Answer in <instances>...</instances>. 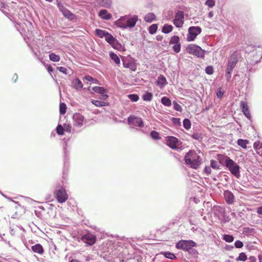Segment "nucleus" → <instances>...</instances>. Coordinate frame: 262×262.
<instances>
[{
    "label": "nucleus",
    "mask_w": 262,
    "mask_h": 262,
    "mask_svg": "<svg viewBox=\"0 0 262 262\" xmlns=\"http://www.w3.org/2000/svg\"><path fill=\"white\" fill-rule=\"evenodd\" d=\"M0 194L3 196L5 198L7 199V200L10 201H12L13 202H14V203L15 204H18V205H19V202H16L15 201H13L12 200V199L8 196H7L5 194V193H3L1 190H0Z\"/></svg>",
    "instance_id": "338daca9"
},
{
    "label": "nucleus",
    "mask_w": 262,
    "mask_h": 262,
    "mask_svg": "<svg viewBox=\"0 0 262 262\" xmlns=\"http://www.w3.org/2000/svg\"><path fill=\"white\" fill-rule=\"evenodd\" d=\"M253 147L256 150L257 154L262 156V146H260V142L259 141L255 142L253 144Z\"/></svg>",
    "instance_id": "58836bf2"
},
{
    "label": "nucleus",
    "mask_w": 262,
    "mask_h": 262,
    "mask_svg": "<svg viewBox=\"0 0 262 262\" xmlns=\"http://www.w3.org/2000/svg\"><path fill=\"white\" fill-rule=\"evenodd\" d=\"M46 68L50 74L54 72V69L50 64H47L46 66Z\"/></svg>",
    "instance_id": "774afa93"
},
{
    "label": "nucleus",
    "mask_w": 262,
    "mask_h": 262,
    "mask_svg": "<svg viewBox=\"0 0 262 262\" xmlns=\"http://www.w3.org/2000/svg\"><path fill=\"white\" fill-rule=\"evenodd\" d=\"M138 19V16L137 15H125L115 21V25L123 30L126 29L131 30L136 26Z\"/></svg>",
    "instance_id": "f03ea898"
},
{
    "label": "nucleus",
    "mask_w": 262,
    "mask_h": 262,
    "mask_svg": "<svg viewBox=\"0 0 262 262\" xmlns=\"http://www.w3.org/2000/svg\"><path fill=\"white\" fill-rule=\"evenodd\" d=\"M240 107L243 112V114L245 116V117L249 120L252 121V116L251 115V113L250 112L249 107L247 104L244 102L241 101Z\"/></svg>",
    "instance_id": "aec40b11"
},
{
    "label": "nucleus",
    "mask_w": 262,
    "mask_h": 262,
    "mask_svg": "<svg viewBox=\"0 0 262 262\" xmlns=\"http://www.w3.org/2000/svg\"><path fill=\"white\" fill-rule=\"evenodd\" d=\"M72 84L73 88L77 91H81L83 86L82 82L78 78H76L73 80Z\"/></svg>",
    "instance_id": "a878e982"
},
{
    "label": "nucleus",
    "mask_w": 262,
    "mask_h": 262,
    "mask_svg": "<svg viewBox=\"0 0 262 262\" xmlns=\"http://www.w3.org/2000/svg\"><path fill=\"white\" fill-rule=\"evenodd\" d=\"M109 56L110 59L118 67L120 66V57L113 51L109 52Z\"/></svg>",
    "instance_id": "393cba45"
},
{
    "label": "nucleus",
    "mask_w": 262,
    "mask_h": 262,
    "mask_svg": "<svg viewBox=\"0 0 262 262\" xmlns=\"http://www.w3.org/2000/svg\"><path fill=\"white\" fill-rule=\"evenodd\" d=\"M69 140H70L69 138H68V139L64 138L63 139V140L64 141V145L63 146V150H64L63 162L69 161V151L67 149V147L68 145L67 142Z\"/></svg>",
    "instance_id": "bb28decb"
},
{
    "label": "nucleus",
    "mask_w": 262,
    "mask_h": 262,
    "mask_svg": "<svg viewBox=\"0 0 262 262\" xmlns=\"http://www.w3.org/2000/svg\"><path fill=\"white\" fill-rule=\"evenodd\" d=\"M243 233L246 236H250L253 235V234L255 233V230L253 228L244 227L243 228Z\"/></svg>",
    "instance_id": "72a5a7b5"
},
{
    "label": "nucleus",
    "mask_w": 262,
    "mask_h": 262,
    "mask_svg": "<svg viewBox=\"0 0 262 262\" xmlns=\"http://www.w3.org/2000/svg\"><path fill=\"white\" fill-rule=\"evenodd\" d=\"M224 172L223 171L220 172L218 174V177H223L224 178L226 182H228L229 179V177L227 175L224 174Z\"/></svg>",
    "instance_id": "0e129e2a"
},
{
    "label": "nucleus",
    "mask_w": 262,
    "mask_h": 262,
    "mask_svg": "<svg viewBox=\"0 0 262 262\" xmlns=\"http://www.w3.org/2000/svg\"><path fill=\"white\" fill-rule=\"evenodd\" d=\"M219 162L225 167L226 169L229 170L233 176L238 179L241 178V167L229 157L224 156L219 159Z\"/></svg>",
    "instance_id": "f257e3e1"
},
{
    "label": "nucleus",
    "mask_w": 262,
    "mask_h": 262,
    "mask_svg": "<svg viewBox=\"0 0 262 262\" xmlns=\"http://www.w3.org/2000/svg\"><path fill=\"white\" fill-rule=\"evenodd\" d=\"M224 199L226 203L228 205H231L235 202V196L233 193L229 190H226L223 193Z\"/></svg>",
    "instance_id": "6ab92c4d"
},
{
    "label": "nucleus",
    "mask_w": 262,
    "mask_h": 262,
    "mask_svg": "<svg viewBox=\"0 0 262 262\" xmlns=\"http://www.w3.org/2000/svg\"><path fill=\"white\" fill-rule=\"evenodd\" d=\"M144 19L146 23H151L157 19V17L153 12H149L145 15Z\"/></svg>",
    "instance_id": "cd10ccee"
},
{
    "label": "nucleus",
    "mask_w": 262,
    "mask_h": 262,
    "mask_svg": "<svg viewBox=\"0 0 262 262\" xmlns=\"http://www.w3.org/2000/svg\"><path fill=\"white\" fill-rule=\"evenodd\" d=\"M81 238L83 242L90 246L93 245L96 243L97 239L96 236L90 232L83 235Z\"/></svg>",
    "instance_id": "dca6fc26"
},
{
    "label": "nucleus",
    "mask_w": 262,
    "mask_h": 262,
    "mask_svg": "<svg viewBox=\"0 0 262 262\" xmlns=\"http://www.w3.org/2000/svg\"><path fill=\"white\" fill-rule=\"evenodd\" d=\"M56 131L57 135H58L59 136H62L64 134V128L60 124H58L57 125V126H56Z\"/></svg>",
    "instance_id": "864d4df0"
},
{
    "label": "nucleus",
    "mask_w": 262,
    "mask_h": 262,
    "mask_svg": "<svg viewBox=\"0 0 262 262\" xmlns=\"http://www.w3.org/2000/svg\"><path fill=\"white\" fill-rule=\"evenodd\" d=\"M128 98L132 102H136L139 99V96L137 94H130L127 95Z\"/></svg>",
    "instance_id": "09e8293b"
},
{
    "label": "nucleus",
    "mask_w": 262,
    "mask_h": 262,
    "mask_svg": "<svg viewBox=\"0 0 262 262\" xmlns=\"http://www.w3.org/2000/svg\"><path fill=\"white\" fill-rule=\"evenodd\" d=\"M175 247L177 249L182 250L188 252L191 248L198 247V244L196 242L191 239H181L176 243Z\"/></svg>",
    "instance_id": "6e6552de"
},
{
    "label": "nucleus",
    "mask_w": 262,
    "mask_h": 262,
    "mask_svg": "<svg viewBox=\"0 0 262 262\" xmlns=\"http://www.w3.org/2000/svg\"><path fill=\"white\" fill-rule=\"evenodd\" d=\"M249 141L247 139H238L237 141V144L244 149H246Z\"/></svg>",
    "instance_id": "f704fd0d"
},
{
    "label": "nucleus",
    "mask_w": 262,
    "mask_h": 262,
    "mask_svg": "<svg viewBox=\"0 0 262 262\" xmlns=\"http://www.w3.org/2000/svg\"><path fill=\"white\" fill-rule=\"evenodd\" d=\"M67 105L64 102H60L59 104V113L61 115H64L66 113Z\"/></svg>",
    "instance_id": "8fccbe9b"
},
{
    "label": "nucleus",
    "mask_w": 262,
    "mask_h": 262,
    "mask_svg": "<svg viewBox=\"0 0 262 262\" xmlns=\"http://www.w3.org/2000/svg\"><path fill=\"white\" fill-rule=\"evenodd\" d=\"M183 126L184 128L188 130L191 128V122L189 119L188 118H185L183 120Z\"/></svg>",
    "instance_id": "37998d69"
},
{
    "label": "nucleus",
    "mask_w": 262,
    "mask_h": 262,
    "mask_svg": "<svg viewBox=\"0 0 262 262\" xmlns=\"http://www.w3.org/2000/svg\"><path fill=\"white\" fill-rule=\"evenodd\" d=\"M69 168L63 167L62 169V177L61 182L62 184L64 183V182L67 181V176L69 172Z\"/></svg>",
    "instance_id": "de8ad7c7"
},
{
    "label": "nucleus",
    "mask_w": 262,
    "mask_h": 262,
    "mask_svg": "<svg viewBox=\"0 0 262 262\" xmlns=\"http://www.w3.org/2000/svg\"><path fill=\"white\" fill-rule=\"evenodd\" d=\"M188 253L189 254L191 255L192 257L194 258H198V255L199 254L198 251L193 248H191L190 250Z\"/></svg>",
    "instance_id": "603ef678"
},
{
    "label": "nucleus",
    "mask_w": 262,
    "mask_h": 262,
    "mask_svg": "<svg viewBox=\"0 0 262 262\" xmlns=\"http://www.w3.org/2000/svg\"><path fill=\"white\" fill-rule=\"evenodd\" d=\"M210 167L213 169H220V165L218 164V162L215 160H210Z\"/></svg>",
    "instance_id": "5fc2aeb1"
},
{
    "label": "nucleus",
    "mask_w": 262,
    "mask_h": 262,
    "mask_svg": "<svg viewBox=\"0 0 262 262\" xmlns=\"http://www.w3.org/2000/svg\"><path fill=\"white\" fill-rule=\"evenodd\" d=\"M98 16L102 19L110 20L112 16L106 9H101L99 11Z\"/></svg>",
    "instance_id": "5701e85b"
},
{
    "label": "nucleus",
    "mask_w": 262,
    "mask_h": 262,
    "mask_svg": "<svg viewBox=\"0 0 262 262\" xmlns=\"http://www.w3.org/2000/svg\"><path fill=\"white\" fill-rule=\"evenodd\" d=\"M185 14L182 10L177 11L174 14L173 23L178 28H182L184 23Z\"/></svg>",
    "instance_id": "ddd939ff"
},
{
    "label": "nucleus",
    "mask_w": 262,
    "mask_h": 262,
    "mask_svg": "<svg viewBox=\"0 0 262 262\" xmlns=\"http://www.w3.org/2000/svg\"><path fill=\"white\" fill-rule=\"evenodd\" d=\"M160 254L162 255L165 258L169 259L171 260H174L177 258V256L174 253H172L170 251H161Z\"/></svg>",
    "instance_id": "c85d7f7f"
},
{
    "label": "nucleus",
    "mask_w": 262,
    "mask_h": 262,
    "mask_svg": "<svg viewBox=\"0 0 262 262\" xmlns=\"http://www.w3.org/2000/svg\"><path fill=\"white\" fill-rule=\"evenodd\" d=\"M56 4L59 11L62 13L63 16L70 20H73L76 19V15L72 13L71 11L67 9L62 4L58 1H56Z\"/></svg>",
    "instance_id": "9d476101"
},
{
    "label": "nucleus",
    "mask_w": 262,
    "mask_h": 262,
    "mask_svg": "<svg viewBox=\"0 0 262 262\" xmlns=\"http://www.w3.org/2000/svg\"><path fill=\"white\" fill-rule=\"evenodd\" d=\"M248 259L247 255L245 252H241L238 256L235 259L236 261H245Z\"/></svg>",
    "instance_id": "c03bdc74"
},
{
    "label": "nucleus",
    "mask_w": 262,
    "mask_h": 262,
    "mask_svg": "<svg viewBox=\"0 0 262 262\" xmlns=\"http://www.w3.org/2000/svg\"><path fill=\"white\" fill-rule=\"evenodd\" d=\"M161 103L167 107H169L171 105V100L168 97L166 96H163L161 99Z\"/></svg>",
    "instance_id": "c9c22d12"
},
{
    "label": "nucleus",
    "mask_w": 262,
    "mask_h": 262,
    "mask_svg": "<svg viewBox=\"0 0 262 262\" xmlns=\"http://www.w3.org/2000/svg\"><path fill=\"white\" fill-rule=\"evenodd\" d=\"M211 210L214 217L221 221L222 223H226L230 221V218L227 215L224 207L220 205H214Z\"/></svg>",
    "instance_id": "423d86ee"
},
{
    "label": "nucleus",
    "mask_w": 262,
    "mask_h": 262,
    "mask_svg": "<svg viewBox=\"0 0 262 262\" xmlns=\"http://www.w3.org/2000/svg\"><path fill=\"white\" fill-rule=\"evenodd\" d=\"M202 32V28L200 26H191L188 28L186 40L190 42L194 41L197 36Z\"/></svg>",
    "instance_id": "f8f14e48"
},
{
    "label": "nucleus",
    "mask_w": 262,
    "mask_h": 262,
    "mask_svg": "<svg viewBox=\"0 0 262 262\" xmlns=\"http://www.w3.org/2000/svg\"><path fill=\"white\" fill-rule=\"evenodd\" d=\"M95 34L100 38H104L108 43L113 37V35L105 30L97 28L95 30Z\"/></svg>",
    "instance_id": "f3484780"
},
{
    "label": "nucleus",
    "mask_w": 262,
    "mask_h": 262,
    "mask_svg": "<svg viewBox=\"0 0 262 262\" xmlns=\"http://www.w3.org/2000/svg\"><path fill=\"white\" fill-rule=\"evenodd\" d=\"M184 161L186 165L194 169H197L202 162L201 157L192 150H189L186 154Z\"/></svg>",
    "instance_id": "20e7f679"
},
{
    "label": "nucleus",
    "mask_w": 262,
    "mask_h": 262,
    "mask_svg": "<svg viewBox=\"0 0 262 262\" xmlns=\"http://www.w3.org/2000/svg\"><path fill=\"white\" fill-rule=\"evenodd\" d=\"M56 69L65 75L68 74V69L64 67H57Z\"/></svg>",
    "instance_id": "bf43d9fd"
},
{
    "label": "nucleus",
    "mask_w": 262,
    "mask_h": 262,
    "mask_svg": "<svg viewBox=\"0 0 262 262\" xmlns=\"http://www.w3.org/2000/svg\"><path fill=\"white\" fill-rule=\"evenodd\" d=\"M63 127L64 128V132L71 133L72 127L70 124L65 123L63 124Z\"/></svg>",
    "instance_id": "052dcab7"
},
{
    "label": "nucleus",
    "mask_w": 262,
    "mask_h": 262,
    "mask_svg": "<svg viewBox=\"0 0 262 262\" xmlns=\"http://www.w3.org/2000/svg\"><path fill=\"white\" fill-rule=\"evenodd\" d=\"M169 44L172 45V50L176 53H179L181 50V43L180 42V38L178 35L172 36L169 40Z\"/></svg>",
    "instance_id": "4468645a"
},
{
    "label": "nucleus",
    "mask_w": 262,
    "mask_h": 262,
    "mask_svg": "<svg viewBox=\"0 0 262 262\" xmlns=\"http://www.w3.org/2000/svg\"><path fill=\"white\" fill-rule=\"evenodd\" d=\"M127 124L133 127L143 128L145 124L143 119L134 115H130L127 118Z\"/></svg>",
    "instance_id": "9b49d317"
},
{
    "label": "nucleus",
    "mask_w": 262,
    "mask_h": 262,
    "mask_svg": "<svg viewBox=\"0 0 262 262\" xmlns=\"http://www.w3.org/2000/svg\"><path fill=\"white\" fill-rule=\"evenodd\" d=\"M158 28V24H152L148 28V31L149 32V33L151 35L155 34L157 32Z\"/></svg>",
    "instance_id": "ea45409f"
},
{
    "label": "nucleus",
    "mask_w": 262,
    "mask_h": 262,
    "mask_svg": "<svg viewBox=\"0 0 262 262\" xmlns=\"http://www.w3.org/2000/svg\"><path fill=\"white\" fill-rule=\"evenodd\" d=\"M167 84V81L165 77L160 74L157 78V84L161 88H163Z\"/></svg>",
    "instance_id": "b1692460"
},
{
    "label": "nucleus",
    "mask_w": 262,
    "mask_h": 262,
    "mask_svg": "<svg viewBox=\"0 0 262 262\" xmlns=\"http://www.w3.org/2000/svg\"><path fill=\"white\" fill-rule=\"evenodd\" d=\"M152 97V93L148 91L145 92L142 96V98L144 101H150Z\"/></svg>",
    "instance_id": "e433bc0d"
},
{
    "label": "nucleus",
    "mask_w": 262,
    "mask_h": 262,
    "mask_svg": "<svg viewBox=\"0 0 262 262\" xmlns=\"http://www.w3.org/2000/svg\"><path fill=\"white\" fill-rule=\"evenodd\" d=\"M53 193L55 198L59 203H64L68 199V194L65 187L63 185H61L59 183L55 185Z\"/></svg>",
    "instance_id": "39448f33"
},
{
    "label": "nucleus",
    "mask_w": 262,
    "mask_h": 262,
    "mask_svg": "<svg viewBox=\"0 0 262 262\" xmlns=\"http://www.w3.org/2000/svg\"><path fill=\"white\" fill-rule=\"evenodd\" d=\"M241 57V53L237 50L234 51L229 56L226 63V69L225 75V78L227 82L230 81L233 70L235 67Z\"/></svg>",
    "instance_id": "7ed1b4c3"
},
{
    "label": "nucleus",
    "mask_w": 262,
    "mask_h": 262,
    "mask_svg": "<svg viewBox=\"0 0 262 262\" xmlns=\"http://www.w3.org/2000/svg\"><path fill=\"white\" fill-rule=\"evenodd\" d=\"M173 26L169 24H165L162 28L161 32L164 34H168L172 32Z\"/></svg>",
    "instance_id": "473e14b6"
},
{
    "label": "nucleus",
    "mask_w": 262,
    "mask_h": 262,
    "mask_svg": "<svg viewBox=\"0 0 262 262\" xmlns=\"http://www.w3.org/2000/svg\"><path fill=\"white\" fill-rule=\"evenodd\" d=\"M91 102L93 104L97 107H102L105 106H108L110 103L107 102L102 101L99 100L92 99Z\"/></svg>",
    "instance_id": "7c9ffc66"
},
{
    "label": "nucleus",
    "mask_w": 262,
    "mask_h": 262,
    "mask_svg": "<svg viewBox=\"0 0 262 262\" xmlns=\"http://www.w3.org/2000/svg\"><path fill=\"white\" fill-rule=\"evenodd\" d=\"M234 246L236 248H242L244 246V244L241 241L236 240L234 243Z\"/></svg>",
    "instance_id": "680f3d73"
},
{
    "label": "nucleus",
    "mask_w": 262,
    "mask_h": 262,
    "mask_svg": "<svg viewBox=\"0 0 262 262\" xmlns=\"http://www.w3.org/2000/svg\"><path fill=\"white\" fill-rule=\"evenodd\" d=\"M211 167L209 166H206L203 170V172L207 176H209L211 173Z\"/></svg>",
    "instance_id": "e2e57ef3"
},
{
    "label": "nucleus",
    "mask_w": 262,
    "mask_h": 262,
    "mask_svg": "<svg viewBox=\"0 0 262 262\" xmlns=\"http://www.w3.org/2000/svg\"><path fill=\"white\" fill-rule=\"evenodd\" d=\"M204 4L208 8H212L215 5V1L214 0H206Z\"/></svg>",
    "instance_id": "13d9d810"
},
{
    "label": "nucleus",
    "mask_w": 262,
    "mask_h": 262,
    "mask_svg": "<svg viewBox=\"0 0 262 262\" xmlns=\"http://www.w3.org/2000/svg\"><path fill=\"white\" fill-rule=\"evenodd\" d=\"M170 120L172 121L173 125L176 126H181V122L180 118L171 117Z\"/></svg>",
    "instance_id": "3c124183"
},
{
    "label": "nucleus",
    "mask_w": 262,
    "mask_h": 262,
    "mask_svg": "<svg viewBox=\"0 0 262 262\" xmlns=\"http://www.w3.org/2000/svg\"><path fill=\"white\" fill-rule=\"evenodd\" d=\"M120 58L124 68L129 69L134 72L137 70L138 63L136 62V60L130 55L127 56H120Z\"/></svg>",
    "instance_id": "1a4fd4ad"
},
{
    "label": "nucleus",
    "mask_w": 262,
    "mask_h": 262,
    "mask_svg": "<svg viewBox=\"0 0 262 262\" xmlns=\"http://www.w3.org/2000/svg\"><path fill=\"white\" fill-rule=\"evenodd\" d=\"M31 249L34 253H36L40 255L42 254L45 252L42 246L39 243L31 246Z\"/></svg>",
    "instance_id": "4be33fe9"
},
{
    "label": "nucleus",
    "mask_w": 262,
    "mask_h": 262,
    "mask_svg": "<svg viewBox=\"0 0 262 262\" xmlns=\"http://www.w3.org/2000/svg\"><path fill=\"white\" fill-rule=\"evenodd\" d=\"M92 90L93 92L100 95L103 94L104 92H108L107 90L103 86H95L92 88Z\"/></svg>",
    "instance_id": "2f4dec72"
},
{
    "label": "nucleus",
    "mask_w": 262,
    "mask_h": 262,
    "mask_svg": "<svg viewBox=\"0 0 262 262\" xmlns=\"http://www.w3.org/2000/svg\"><path fill=\"white\" fill-rule=\"evenodd\" d=\"M173 109L178 112H182L183 111L182 107L176 101L172 102Z\"/></svg>",
    "instance_id": "4d7b16f0"
},
{
    "label": "nucleus",
    "mask_w": 262,
    "mask_h": 262,
    "mask_svg": "<svg viewBox=\"0 0 262 262\" xmlns=\"http://www.w3.org/2000/svg\"><path fill=\"white\" fill-rule=\"evenodd\" d=\"M225 93V92L224 91H222L220 89L219 90H218L216 93V95L217 96V97L219 98V99H221L224 94Z\"/></svg>",
    "instance_id": "69168bd1"
},
{
    "label": "nucleus",
    "mask_w": 262,
    "mask_h": 262,
    "mask_svg": "<svg viewBox=\"0 0 262 262\" xmlns=\"http://www.w3.org/2000/svg\"><path fill=\"white\" fill-rule=\"evenodd\" d=\"M83 80H86L95 84H98L99 83V81L97 78H93L90 75H85L83 77Z\"/></svg>",
    "instance_id": "79ce46f5"
},
{
    "label": "nucleus",
    "mask_w": 262,
    "mask_h": 262,
    "mask_svg": "<svg viewBox=\"0 0 262 262\" xmlns=\"http://www.w3.org/2000/svg\"><path fill=\"white\" fill-rule=\"evenodd\" d=\"M108 44H110L112 47L116 50H118L119 51H122L124 52L126 51L125 47L124 45H122L119 40L117 39V38L115 37H113L111 39L110 41L108 42Z\"/></svg>",
    "instance_id": "a211bd4d"
},
{
    "label": "nucleus",
    "mask_w": 262,
    "mask_h": 262,
    "mask_svg": "<svg viewBox=\"0 0 262 262\" xmlns=\"http://www.w3.org/2000/svg\"><path fill=\"white\" fill-rule=\"evenodd\" d=\"M49 59L53 62H57L60 60V56L54 52H51L49 55Z\"/></svg>",
    "instance_id": "a18cd8bd"
},
{
    "label": "nucleus",
    "mask_w": 262,
    "mask_h": 262,
    "mask_svg": "<svg viewBox=\"0 0 262 262\" xmlns=\"http://www.w3.org/2000/svg\"><path fill=\"white\" fill-rule=\"evenodd\" d=\"M186 51L189 54L192 55L198 58L204 59L206 50L203 49L200 46L196 44H189L186 48Z\"/></svg>",
    "instance_id": "0eeeda50"
},
{
    "label": "nucleus",
    "mask_w": 262,
    "mask_h": 262,
    "mask_svg": "<svg viewBox=\"0 0 262 262\" xmlns=\"http://www.w3.org/2000/svg\"><path fill=\"white\" fill-rule=\"evenodd\" d=\"M166 144L172 149L177 150L179 149L178 144L180 140L176 137L172 136H167L165 138Z\"/></svg>",
    "instance_id": "2eb2a0df"
},
{
    "label": "nucleus",
    "mask_w": 262,
    "mask_h": 262,
    "mask_svg": "<svg viewBox=\"0 0 262 262\" xmlns=\"http://www.w3.org/2000/svg\"><path fill=\"white\" fill-rule=\"evenodd\" d=\"M74 120V125L77 127H81L82 126L84 117L79 113H75L73 116Z\"/></svg>",
    "instance_id": "412c9836"
},
{
    "label": "nucleus",
    "mask_w": 262,
    "mask_h": 262,
    "mask_svg": "<svg viewBox=\"0 0 262 262\" xmlns=\"http://www.w3.org/2000/svg\"><path fill=\"white\" fill-rule=\"evenodd\" d=\"M98 4L103 7L110 8L112 4V0H97Z\"/></svg>",
    "instance_id": "c756f323"
},
{
    "label": "nucleus",
    "mask_w": 262,
    "mask_h": 262,
    "mask_svg": "<svg viewBox=\"0 0 262 262\" xmlns=\"http://www.w3.org/2000/svg\"><path fill=\"white\" fill-rule=\"evenodd\" d=\"M205 73L209 75H212L214 72V68L212 66H207L206 68H205Z\"/></svg>",
    "instance_id": "6e6d98bb"
},
{
    "label": "nucleus",
    "mask_w": 262,
    "mask_h": 262,
    "mask_svg": "<svg viewBox=\"0 0 262 262\" xmlns=\"http://www.w3.org/2000/svg\"><path fill=\"white\" fill-rule=\"evenodd\" d=\"M188 136L191 137L193 139L201 141L203 139V136L201 133L194 132L193 134H188Z\"/></svg>",
    "instance_id": "4c0bfd02"
},
{
    "label": "nucleus",
    "mask_w": 262,
    "mask_h": 262,
    "mask_svg": "<svg viewBox=\"0 0 262 262\" xmlns=\"http://www.w3.org/2000/svg\"><path fill=\"white\" fill-rule=\"evenodd\" d=\"M150 137L154 140H159L161 139L160 134L156 130H152L150 132Z\"/></svg>",
    "instance_id": "a19ab883"
},
{
    "label": "nucleus",
    "mask_w": 262,
    "mask_h": 262,
    "mask_svg": "<svg viewBox=\"0 0 262 262\" xmlns=\"http://www.w3.org/2000/svg\"><path fill=\"white\" fill-rule=\"evenodd\" d=\"M222 239L227 243H231L234 241V237L231 234H224Z\"/></svg>",
    "instance_id": "49530a36"
}]
</instances>
